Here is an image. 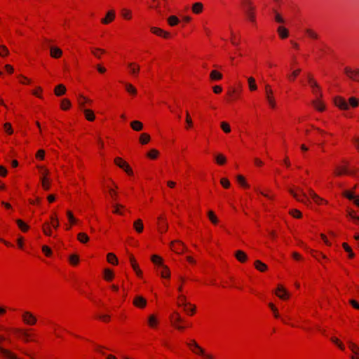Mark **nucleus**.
<instances>
[{
	"label": "nucleus",
	"instance_id": "f3484780",
	"mask_svg": "<svg viewBox=\"0 0 359 359\" xmlns=\"http://www.w3.org/2000/svg\"><path fill=\"white\" fill-rule=\"evenodd\" d=\"M235 257L239 262L242 263L245 262L248 259L247 255L242 250L236 251Z\"/></svg>",
	"mask_w": 359,
	"mask_h": 359
},
{
	"label": "nucleus",
	"instance_id": "f8f14e48",
	"mask_svg": "<svg viewBox=\"0 0 359 359\" xmlns=\"http://www.w3.org/2000/svg\"><path fill=\"white\" fill-rule=\"evenodd\" d=\"M187 345L191 348H194L195 349H196V351H195L194 349H192V351L197 353V354H199V355H205V351L204 350L201 348L199 346V345L194 341V340H192L191 341L190 343H188Z\"/></svg>",
	"mask_w": 359,
	"mask_h": 359
},
{
	"label": "nucleus",
	"instance_id": "338daca9",
	"mask_svg": "<svg viewBox=\"0 0 359 359\" xmlns=\"http://www.w3.org/2000/svg\"><path fill=\"white\" fill-rule=\"evenodd\" d=\"M97 52H100V53H104V50L103 49H100V48H96V49H94L92 50L93 54L95 57L100 58L101 56Z\"/></svg>",
	"mask_w": 359,
	"mask_h": 359
},
{
	"label": "nucleus",
	"instance_id": "c03bdc74",
	"mask_svg": "<svg viewBox=\"0 0 359 359\" xmlns=\"http://www.w3.org/2000/svg\"><path fill=\"white\" fill-rule=\"evenodd\" d=\"M208 216L209 217V219L214 224H216L218 222V219L217 217L215 215L214 212L211 210H210L208 212Z\"/></svg>",
	"mask_w": 359,
	"mask_h": 359
},
{
	"label": "nucleus",
	"instance_id": "49530a36",
	"mask_svg": "<svg viewBox=\"0 0 359 359\" xmlns=\"http://www.w3.org/2000/svg\"><path fill=\"white\" fill-rule=\"evenodd\" d=\"M79 256L76 255H72L69 257V262L73 265L77 264L79 263Z\"/></svg>",
	"mask_w": 359,
	"mask_h": 359
},
{
	"label": "nucleus",
	"instance_id": "6ab92c4d",
	"mask_svg": "<svg viewBox=\"0 0 359 359\" xmlns=\"http://www.w3.org/2000/svg\"><path fill=\"white\" fill-rule=\"evenodd\" d=\"M133 226L137 233H142L144 229V225L142 221L140 219L135 221Z\"/></svg>",
	"mask_w": 359,
	"mask_h": 359
},
{
	"label": "nucleus",
	"instance_id": "c9c22d12",
	"mask_svg": "<svg viewBox=\"0 0 359 359\" xmlns=\"http://www.w3.org/2000/svg\"><path fill=\"white\" fill-rule=\"evenodd\" d=\"M168 22L170 26H175L179 23L180 20L175 15H171L168 18Z\"/></svg>",
	"mask_w": 359,
	"mask_h": 359
},
{
	"label": "nucleus",
	"instance_id": "bb28decb",
	"mask_svg": "<svg viewBox=\"0 0 359 359\" xmlns=\"http://www.w3.org/2000/svg\"><path fill=\"white\" fill-rule=\"evenodd\" d=\"M255 266L257 270L262 272L266 271L267 269V266L259 260H256L255 262Z\"/></svg>",
	"mask_w": 359,
	"mask_h": 359
},
{
	"label": "nucleus",
	"instance_id": "2eb2a0df",
	"mask_svg": "<svg viewBox=\"0 0 359 359\" xmlns=\"http://www.w3.org/2000/svg\"><path fill=\"white\" fill-rule=\"evenodd\" d=\"M128 67L130 69V74L135 76H136L139 73L140 69V67L134 62L128 63Z\"/></svg>",
	"mask_w": 359,
	"mask_h": 359
},
{
	"label": "nucleus",
	"instance_id": "4be33fe9",
	"mask_svg": "<svg viewBox=\"0 0 359 359\" xmlns=\"http://www.w3.org/2000/svg\"><path fill=\"white\" fill-rule=\"evenodd\" d=\"M66 92L65 86L62 84L57 85L55 88V94L57 96H61Z\"/></svg>",
	"mask_w": 359,
	"mask_h": 359
},
{
	"label": "nucleus",
	"instance_id": "774afa93",
	"mask_svg": "<svg viewBox=\"0 0 359 359\" xmlns=\"http://www.w3.org/2000/svg\"><path fill=\"white\" fill-rule=\"evenodd\" d=\"M349 303L351 304V306L355 309H359V304L354 299H350Z\"/></svg>",
	"mask_w": 359,
	"mask_h": 359
},
{
	"label": "nucleus",
	"instance_id": "9d476101",
	"mask_svg": "<svg viewBox=\"0 0 359 359\" xmlns=\"http://www.w3.org/2000/svg\"><path fill=\"white\" fill-rule=\"evenodd\" d=\"M170 248L177 253H181L184 249V244L180 241H175L170 243Z\"/></svg>",
	"mask_w": 359,
	"mask_h": 359
},
{
	"label": "nucleus",
	"instance_id": "052dcab7",
	"mask_svg": "<svg viewBox=\"0 0 359 359\" xmlns=\"http://www.w3.org/2000/svg\"><path fill=\"white\" fill-rule=\"evenodd\" d=\"M67 215L68 217L69 221L72 224H75L76 222V219L74 218V215H72V213L70 211H67Z\"/></svg>",
	"mask_w": 359,
	"mask_h": 359
},
{
	"label": "nucleus",
	"instance_id": "de8ad7c7",
	"mask_svg": "<svg viewBox=\"0 0 359 359\" xmlns=\"http://www.w3.org/2000/svg\"><path fill=\"white\" fill-rule=\"evenodd\" d=\"M9 53V51L8 50V48L5 46H3V45H1L0 46V56H6V55H8Z\"/></svg>",
	"mask_w": 359,
	"mask_h": 359
},
{
	"label": "nucleus",
	"instance_id": "79ce46f5",
	"mask_svg": "<svg viewBox=\"0 0 359 359\" xmlns=\"http://www.w3.org/2000/svg\"><path fill=\"white\" fill-rule=\"evenodd\" d=\"M126 90L130 93V94H133V95H135L137 93V90L135 89V88L131 85L130 83H126Z\"/></svg>",
	"mask_w": 359,
	"mask_h": 359
},
{
	"label": "nucleus",
	"instance_id": "72a5a7b5",
	"mask_svg": "<svg viewBox=\"0 0 359 359\" xmlns=\"http://www.w3.org/2000/svg\"><path fill=\"white\" fill-rule=\"evenodd\" d=\"M104 279L106 280L109 281L113 278L114 274H113V272L110 269H105L104 271Z\"/></svg>",
	"mask_w": 359,
	"mask_h": 359
},
{
	"label": "nucleus",
	"instance_id": "423d86ee",
	"mask_svg": "<svg viewBox=\"0 0 359 359\" xmlns=\"http://www.w3.org/2000/svg\"><path fill=\"white\" fill-rule=\"evenodd\" d=\"M344 72L353 81H359V69L353 70L349 67H345Z\"/></svg>",
	"mask_w": 359,
	"mask_h": 359
},
{
	"label": "nucleus",
	"instance_id": "393cba45",
	"mask_svg": "<svg viewBox=\"0 0 359 359\" xmlns=\"http://www.w3.org/2000/svg\"><path fill=\"white\" fill-rule=\"evenodd\" d=\"M203 6L200 2L194 4L193 6H192V11L196 14L201 13L203 11Z\"/></svg>",
	"mask_w": 359,
	"mask_h": 359
},
{
	"label": "nucleus",
	"instance_id": "a19ab883",
	"mask_svg": "<svg viewBox=\"0 0 359 359\" xmlns=\"http://www.w3.org/2000/svg\"><path fill=\"white\" fill-rule=\"evenodd\" d=\"M71 107V102L69 100L67 99H64L62 100V102H61V108L63 109V110H67L68 109L69 107Z\"/></svg>",
	"mask_w": 359,
	"mask_h": 359
},
{
	"label": "nucleus",
	"instance_id": "0eeeda50",
	"mask_svg": "<svg viewBox=\"0 0 359 359\" xmlns=\"http://www.w3.org/2000/svg\"><path fill=\"white\" fill-rule=\"evenodd\" d=\"M334 102L335 105L341 109L347 110L349 108V104L346 100L341 97H336Z\"/></svg>",
	"mask_w": 359,
	"mask_h": 359
},
{
	"label": "nucleus",
	"instance_id": "680f3d73",
	"mask_svg": "<svg viewBox=\"0 0 359 359\" xmlns=\"http://www.w3.org/2000/svg\"><path fill=\"white\" fill-rule=\"evenodd\" d=\"M186 122H187V123L188 125V128L192 126L193 122H192V120H191V118L190 117L189 111L186 112Z\"/></svg>",
	"mask_w": 359,
	"mask_h": 359
},
{
	"label": "nucleus",
	"instance_id": "e433bc0d",
	"mask_svg": "<svg viewBox=\"0 0 359 359\" xmlns=\"http://www.w3.org/2000/svg\"><path fill=\"white\" fill-rule=\"evenodd\" d=\"M150 140V136L147 133H142L140 137V142L142 144H145Z\"/></svg>",
	"mask_w": 359,
	"mask_h": 359
},
{
	"label": "nucleus",
	"instance_id": "5fc2aeb1",
	"mask_svg": "<svg viewBox=\"0 0 359 359\" xmlns=\"http://www.w3.org/2000/svg\"><path fill=\"white\" fill-rule=\"evenodd\" d=\"M331 341L332 342H334V344H336L339 348L341 349V350H344V346L343 345V344H341V342H339V341L338 340V339L335 338V337H332L331 338Z\"/></svg>",
	"mask_w": 359,
	"mask_h": 359
},
{
	"label": "nucleus",
	"instance_id": "e2e57ef3",
	"mask_svg": "<svg viewBox=\"0 0 359 359\" xmlns=\"http://www.w3.org/2000/svg\"><path fill=\"white\" fill-rule=\"evenodd\" d=\"M41 182H42V186H43V188L45 189V190H48L49 188H50V185L49 184L46 182V179L45 177H43L41 178Z\"/></svg>",
	"mask_w": 359,
	"mask_h": 359
},
{
	"label": "nucleus",
	"instance_id": "39448f33",
	"mask_svg": "<svg viewBox=\"0 0 359 359\" xmlns=\"http://www.w3.org/2000/svg\"><path fill=\"white\" fill-rule=\"evenodd\" d=\"M22 320L27 325H33L36 323V317L29 311H25L22 313Z\"/></svg>",
	"mask_w": 359,
	"mask_h": 359
},
{
	"label": "nucleus",
	"instance_id": "4d7b16f0",
	"mask_svg": "<svg viewBox=\"0 0 359 359\" xmlns=\"http://www.w3.org/2000/svg\"><path fill=\"white\" fill-rule=\"evenodd\" d=\"M237 180H238V182H239L241 185H243V187H248V184L246 183V182H245V179H244V177H243V176H241V175H238V176L237 177Z\"/></svg>",
	"mask_w": 359,
	"mask_h": 359
},
{
	"label": "nucleus",
	"instance_id": "f03ea898",
	"mask_svg": "<svg viewBox=\"0 0 359 359\" xmlns=\"http://www.w3.org/2000/svg\"><path fill=\"white\" fill-rule=\"evenodd\" d=\"M255 8L252 6L251 1H245L244 3V12L248 18L254 22L255 17L254 13Z\"/></svg>",
	"mask_w": 359,
	"mask_h": 359
},
{
	"label": "nucleus",
	"instance_id": "ddd939ff",
	"mask_svg": "<svg viewBox=\"0 0 359 359\" xmlns=\"http://www.w3.org/2000/svg\"><path fill=\"white\" fill-rule=\"evenodd\" d=\"M151 31L154 34H156L158 36H163V38H168L170 36V34L167 32H165L161 28L156 27H151Z\"/></svg>",
	"mask_w": 359,
	"mask_h": 359
},
{
	"label": "nucleus",
	"instance_id": "37998d69",
	"mask_svg": "<svg viewBox=\"0 0 359 359\" xmlns=\"http://www.w3.org/2000/svg\"><path fill=\"white\" fill-rule=\"evenodd\" d=\"M215 160L219 165H223L226 163V158L221 154L216 156Z\"/></svg>",
	"mask_w": 359,
	"mask_h": 359
},
{
	"label": "nucleus",
	"instance_id": "6e6552de",
	"mask_svg": "<svg viewBox=\"0 0 359 359\" xmlns=\"http://www.w3.org/2000/svg\"><path fill=\"white\" fill-rule=\"evenodd\" d=\"M15 334L25 342L31 341V334H29L26 330L21 329H15L14 330Z\"/></svg>",
	"mask_w": 359,
	"mask_h": 359
},
{
	"label": "nucleus",
	"instance_id": "4c0bfd02",
	"mask_svg": "<svg viewBox=\"0 0 359 359\" xmlns=\"http://www.w3.org/2000/svg\"><path fill=\"white\" fill-rule=\"evenodd\" d=\"M151 261L154 264L158 265V266L163 264L162 262V259L159 256L156 255L151 257Z\"/></svg>",
	"mask_w": 359,
	"mask_h": 359
},
{
	"label": "nucleus",
	"instance_id": "412c9836",
	"mask_svg": "<svg viewBox=\"0 0 359 359\" xmlns=\"http://www.w3.org/2000/svg\"><path fill=\"white\" fill-rule=\"evenodd\" d=\"M336 174L337 175H341L342 174H347L350 175H355V170H348L346 167L339 168V170L336 172Z\"/></svg>",
	"mask_w": 359,
	"mask_h": 359
},
{
	"label": "nucleus",
	"instance_id": "1a4fd4ad",
	"mask_svg": "<svg viewBox=\"0 0 359 359\" xmlns=\"http://www.w3.org/2000/svg\"><path fill=\"white\" fill-rule=\"evenodd\" d=\"M170 319H171L172 325L174 327H175L177 329L182 330L184 328V327L178 325L179 323H181L183 321V320L182 319V318L180 317V316L178 313L175 312L173 315H172L170 317Z\"/></svg>",
	"mask_w": 359,
	"mask_h": 359
},
{
	"label": "nucleus",
	"instance_id": "69168bd1",
	"mask_svg": "<svg viewBox=\"0 0 359 359\" xmlns=\"http://www.w3.org/2000/svg\"><path fill=\"white\" fill-rule=\"evenodd\" d=\"M42 250L46 256H50L52 254L51 250L46 245L42 246Z\"/></svg>",
	"mask_w": 359,
	"mask_h": 359
},
{
	"label": "nucleus",
	"instance_id": "8fccbe9b",
	"mask_svg": "<svg viewBox=\"0 0 359 359\" xmlns=\"http://www.w3.org/2000/svg\"><path fill=\"white\" fill-rule=\"evenodd\" d=\"M290 214L294 217H296V218H300L302 217V213L299 210H297V209H294V210H292L290 211Z\"/></svg>",
	"mask_w": 359,
	"mask_h": 359
},
{
	"label": "nucleus",
	"instance_id": "b1692460",
	"mask_svg": "<svg viewBox=\"0 0 359 359\" xmlns=\"http://www.w3.org/2000/svg\"><path fill=\"white\" fill-rule=\"evenodd\" d=\"M130 126L135 131H140L143 128L142 123L139 121H133L131 122Z\"/></svg>",
	"mask_w": 359,
	"mask_h": 359
},
{
	"label": "nucleus",
	"instance_id": "bf43d9fd",
	"mask_svg": "<svg viewBox=\"0 0 359 359\" xmlns=\"http://www.w3.org/2000/svg\"><path fill=\"white\" fill-rule=\"evenodd\" d=\"M157 321L154 316L151 315L149 317V324L150 326L154 327Z\"/></svg>",
	"mask_w": 359,
	"mask_h": 359
},
{
	"label": "nucleus",
	"instance_id": "c756f323",
	"mask_svg": "<svg viewBox=\"0 0 359 359\" xmlns=\"http://www.w3.org/2000/svg\"><path fill=\"white\" fill-rule=\"evenodd\" d=\"M107 258L108 262H109L110 264H112L114 265H116L118 264V259L114 254L108 253Z\"/></svg>",
	"mask_w": 359,
	"mask_h": 359
},
{
	"label": "nucleus",
	"instance_id": "cd10ccee",
	"mask_svg": "<svg viewBox=\"0 0 359 359\" xmlns=\"http://www.w3.org/2000/svg\"><path fill=\"white\" fill-rule=\"evenodd\" d=\"M278 33L282 39H285L288 36V31L286 28L280 26L278 28Z\"/></svg>",
	"mask_w": 359,
	"mask_h": 359
},
{
	"label": "nucleus",
	"instance_id": "f257e3e1",
	"mask_svg": "<svg viewBox=\"0 0 359 359\" xmlns=\"http://www.w3.org/2000/svg\"><path fill=\"white\" fill-rule=\"evenodd\" d=\"M297 190L300 193L298 194L294 191L293 189H290L289 192L292 196L299 202H302L306 205H309V201L306 194L304 192V191L301 188H297Z\"/></svg>",
	"mask_w": 359,
	"mask_h": 359
},
{
	"label": "nucleus",
	"instance_id": "473e14b6",
	"mask_svg": "<svg viewBox=\"0 0 359 359\" xmlns=\"http://www.w3.org/2000/svg\"><path fill=\"white\" fill-rule=\"evenodd\" d=\"M78 102H79V104L80 105L81 109L83 110V109H83L84 103L85 102L90 103L91 100H90L89 99L85 97L83 95H80L79 97Z\"/></svg>",
	"mask_w": 359,
	"mask_h": 359
},
{
	"label": "nucleus",
	"instance_id": "a18cd8bd",
	"mask_svg": "<svg viewBox=\"0 0 359 359\" xmlns=\"http://www.w3.org/2000/svg\"><path fill=\"white\" fill-rule=\"evenodd\" d=\"M305 32L308 34L309 37L312 39H316L318 37V34L311 29H306L305 30Z\"/></svg>",
	"mask_w": 359,
	"mask_h": 359
},
{
	"label": "nucleus",
	"instance_id": "aec40b11",
	"mask_svg": "<svg viewBox=\"0 0 359 359\" xmlns=\"http://www.w3.org/2000/svg\"><path fill=\"white\" fill-rule=\"evenodd\" d=\"M130 262L133 269L136 272L137 275L140 276L142 274V271L139 269L138 265L137 264L135 258L132 255L130 256Z\"/></svg>",
	"mask_w": 359,
	"mask_h": 359
},
{
	"label": "nucleus",
	"instance_id": "4468645a",
	"mask_svg": "<svg viewBox=\"0 0 359 359\" xmlns=\"http://www.w3.org/2000/svg\"><path fill=\"white\" fill-rule=\"evenodd\" d=\"M133 304L139 308H144L147 304V300L142 296H136L133 301Z\"/></svg>",
	"mask_w": 359,
	"mask_h": 359
},
{
	"label": "nucleus",
	"instance_id": "3c124183",
	"mask_svg": "<svg viewBox=\"0 0 359 359\" xmlns=\"http://www.w3.org/2000/svg\"><path fill=\"white\" fill-rule=\"evenodd\" d=\"M158 155V151L156 149H151L148 154H147V156L152 158V159H155Z\"/></svg>",
	"mask_w": 359,
	"mask_h": 359
},
{
	"label": "nucleus",
	"instance_id": "c85d7f7f",
	"mask_svg": "<svg viewBox=\"0 0 359 359\" xmlns=\"http://www.w3.org/2000/svg\"><path fill=\"white\" fill-rule=\"evenodd\" d=\"M210 79L213 81L220 80L222 78V75L221 73L216 70H213L210 72Z\"/></svg>",
	"mask_w": 359,
	"mask_h": 359
},
{
	"label": "nucleus",
	"instance_id": "7c9ffc66",
	"mask_svg": "<svg viewBox=\"0 0 359 359\" xmlns=\"http://www.w3.org/2000/svg\"><path fill=\"white\" fill-rule=\"evenodd\" d=\"M161 268V275L163 278H169L170 277V271L168 268L165 265L160 266Z\"/></svg>",
	"mask_w": 359,
	"mask_h": 359
},
{
	"label": "nucleus",
	"instance_id": "6e6d98bb",
	"mask_svg": "<svg viewBox=\"0 0 359 359\" xmlns=\"http://www.w3.org/2000/svg\"><path fill=\"white\" fill-rule=\"evenodd\" d=\"M359 101L356 98L352 97L349 99V104L353 107H356L358 105Z\"/></svg>",
	"mask_w": 359,
	"mask_h": 359
},
{
	"label": "nucleus",
	"instance_id": "09e8293b",
	"mask_svg": "<svg viewBox=\"0 0 359 359\" xmlns=\"http://www.w3.org/2000/svg\"><path fill=\"white\" fill-rule=\"evenodd\" d=\"M349 348L355 354H359V348L353 343L348 341Z\"/></svg>",
	"mask_w": 359,
	"mask_h": 359
},
{
	"label": "nucleus",
	"instance_id": "5701e85b",
	"mask_svg": "<svg viewBox=\"0 0 359 359\" xmlns=\"http://www.w3.org/2000/svg\"><path fill=\"white\" fill-rule=\"evenodd\" d=\"M83 111L88 121H93L95 118V116L92 110L84 109Z\"/></svg>",
	"mask_w": 359,
	"mask_h": 359
},
{
	"label": "nucleus",
	"instance_id": "603ef678",
	"mask_svg": "<svg viewBox=\"0 0 359 359\" xmlns=\"http://www.w3.org/2000/svg\"><path fill=\"white\" fill-rule=\"evenodd\" d=\"M121 14H122V16L126 19H130V18H131L130 11L126 8L122 9Z\"/></svg>",
	"mask_w": 359,
	"mask_h": 359
},
{
	"label": "nucleus",
	"instance_id": "7ed1b4c3",
	"mask_svg": "<svg viewBox=\"0 0 359 359\" xmlns=\"http://www.w3.org/2000/svg\"><path fill=\"white\" fill-rule=\"evenodd\" d=\"M114 163L115 164L118 166L119 168L123 169L126 173L129 175H133V170L131 169V168L130 167V165L126 162L124 161L120 157H116L115 159H114Z\"/></svg>",
	"mask_w": 359,
	"mask_h": 359
},
{
	"label": "nucleus",
	"instance_id": "13d9d810",
	"mask_svg": "<svg viewBox=\"0 0 359 359\" xmlns=\"http://www.w3.org/2000/svg\"><path fill=\"white\" fill-rule=\"evenodd\" d=\"M4 129L6 133H8L10 135L13 133V129H12L11 123H6L4 126Z\"/></svg>",
	"mask_w": 359,
	"mask_h": 359
},
{
	"label": "nucleus",
	"instance_id": "0e129e2a",
	"mask_svg": "<svg viewBox=\"0 0 359 359\" xmlns=\"http://www.w3.org/2000/svg\"><path fill=\"white\" fill-rule=\"evenodd\" d=\"M221 184L224 187V188H229V186H230V182L229 181L226 179V178H222L221 179Z\"/></svg>",
	"mask_w": 359,
	"mask_h": 359
},
{
	"label": "nucleus",
	"instance_id": "ea45409f",
	"mask_svg": "<svg viewBox=\"0 0 359 359\" xmlns=\"http://www.w3.org/2000/svg\"><path fill=\"white\" fill-rule=\"evenodd\" d=\"M16 223L18 225L19 228L21 229L23 231H27L29 229V226L21 219H17Z\"/></svg>",
	"mask_w": 359,
	"mask_h": 359
},
{
	"label": "nucleus",
	"instance_id": "9b49d317",
	"mask_svg": "<svg viewBox=\"0 0 359 359\" xmlns=\"http://www.w3.org/2000/svg\"><path fill=\"white\" fill-rule=\"evenodd\" d=\"M276 294L281 299H287L290 297L288 292L282 285L278 286Z\"/></svg>",
	"mask_w": 359,
	"mask_h": 359
},
{
	"label": "nucleus",
	"instance_id": "864d4df0",
	"mask_svg": "<svg viewBox=\"0 0 359 359\" xmlns=\"http://www.w3.org/2000/svg\"><path fill=\"white\" fill-rule=\"evenodd\" d=\"M43 231L46 236H51V231L49 227V224L46 223L43 226Z\"/></svg>",
	"mask_w": 359,
	"mask_h": 359
},
{
	"label": "nucleus",
	"instance_id": "dca6fc26",
	"mask_svg": "<svg viewBox=\"0 0 359 359\" xmlns=\"http://www.w3.org/2000/svg\"><path fill=\"white\" fill-rule=\"evenodd\" d=\"M50 55H51V57H53L54 58H58L62 54V51L61 50V49H60L57 47L50 46Z\"/></svg>",
	"mask_w": 359,
	"mask_h": 359
},
{
	"label": "nucleus",
	"instance_id": "a878e982",
	"mask_svg": "<svg viewBox=\"0 0 359 359\" xmlns=\"http://www.w3.org/2000/svg\"><path fill=\"white\" fill-rule=\"evenodd\" d=\"M312 104L314 106V107L319 111H323L325 109L324 104L322 102H320V100H313L312 102Z\"/></svg>",
	"mask_w": 359,
	"mask_h": 359
},
{
	"label": "nucleus",
	"instance_id": "a211bd4d",
	"mask_svg": "<svg viewBox=\"0 0 359 359\" xmlns=\"http://www.w3.org/2000/svg\"><path fill=\"white\" fill-rule=\"evenodd\" d=\"M114 17H115L114 11H110L107 13L106 18L102 19L101 22L103 24H108L114 19Z\"/></svg>",
	"mask_w": 359,
	"mask_h": 359
},
{
	"label": "nucleus",
	"instance_id": "20e7f679",
	"mask_svg": "<svg viewBox=\"0 0 359 359\" xmlns=\"http://www.w3.org/2000/svg\"><path fill=\"white\" fill-rule=\"evenodd\" d=\"M265 93L266 100L271 108L276 107V101L273 97V90H271L269 85L265 86Z\"/></svg>",
	"mask_w": 359,
	"mask_h": 359
},
{
	"label": "nucleus",
	"instance_id": "f704fd0d",
	"mask_svg": "<svg viewBox=\"0 0 359 359\" xmlns=\"http://www.w3.org/2000/svg\"><path fill=\"white\" fill-rule=\"evenodd\" d=\"M248 83H249V88H250V90H252V91L257 90V85L255 83V79L253 77H249L248 79Z\"/></svg>",
	"mask_w": 359,
	"mask_h": 359
},
{
	"label": "nucleus",
	"instance_id": "58836bf2",
	"mask_svg": "<svg viewBox=\"0 0 359 359\" xmlns=\"http://www.w3.org/2000/svg\"><path fill=\"white\" fill-rule=\"evenodd\" d=\"M221 128L225 133H229L231 132V127L227 122H221Z\"/></svg>",
	"mask_w": 359,
	"mask_h": 359
},
{
	"label": "nucleus",
	"instance_id": "2f4dec72",
	"mask_svg": "<svg viewBox=\"0 0 359 359\" xmlns=\"http://www.w3.org/2000/svg\"><path fill=\"white\" fill-rule=\"evenodd\" d=\"M77 238L82 243H86L89 241V237L85 233H79L77 236Z\"/></svg>",
	"mask_w": 359,
	"mask_h": 359
}]
</instances>
